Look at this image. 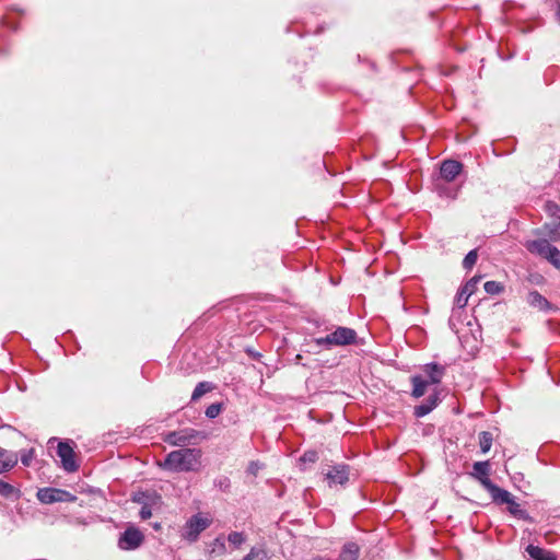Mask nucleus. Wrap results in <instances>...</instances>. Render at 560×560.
<instances>
[{
	"mask_svg": "<svg viewBox=\"0 0 560 560\" xmlns=\"http://www.w3.org/2000/svg\"><path fill=\"white\" fill-rule=\"evenodd\" d=\"M201 452L196 448H180L168 453L158 465L168 471H195L200 466Z\"/></svg>",
	"mask_w": 560,
	"mask_h": 560,
	"instance_id": "nucleus-1",
	"label": "nucleus"
},
{
	"mask_svg": "<svg viewBox=\"0 0 560 560\" xmlns=\"http://www.w3.org/2000/svg\"><path fill=\"white\" fill-rule=\"evenodd\" d=\"M490 497L497 505L505 504L508 512L514 517L527 522L533 521L528 512L516 502L515 497L508 490L499 488Z\"/></svg>",
	"mask_w": 560,
	"mask_h": 560,
	"instance_id": "nucleus-2",
	"label": "nucleus"
},
{
	"mask_svg": "<svg viewBox=\"0 0 560 560\" xmlns=\"http://www.w3.org/2000/svg\"><path fill=\"white\" fill-rule=\"evenodd\" d=\"M357 331L349 327H337L332 332L325 337L316 338L315 343L319 347L348 346L355 343Z\"/></svg>",
	"mask_w": 560,
	"mask_h": 560,
	"instance_id": "nucleus-3",
	"label": "nucleus"
},
{
	"mask_svg": "<svg viewBox=\"0 0 560 560\" xmlns=\"http://www.w3.org/2000/svg\"><path fill=\"white\" fill-rule=\"evenodd\" d=\"M526 249L548 260L555 268L560 269V250L547 240H533L525 243Z\"/></svg>",
	"mask_w": 560,
	"mask_h": 560,
	"instance_id": "nucleus-4",
	"label": "nucleus"
},
{
	"mask_svg": "<svg viewBox=\"0 0 560 560\" xmlns=\"http://www.w3.org/2000/svg\"><path fill=\"white\" fill-rule=\"evenodd\" d=\"M211 524L209 517L202 516L200 513L192 515L185 524L182 536L188 541H196L201 532L207 529Z\"/></svg>",
	"mask_w": 560,
	"mask_h": 560,
	"instance_id": "nucleus-5",
	"label": "nucleus"
},
{
	"mask_svg": "<svg viewBox=\"0 0 560 560\" xmlns=\"http://www.w3.org/2000/svg\"><path fill=\"white\" fill-rule=\"evenodd\" d=\"M37 499L44 504L56 502H75L77 497L69 491L57 488H42L37 491Z\"/></svg>",
	"mask_w": 560,
	"mask_h": 560,
	"instance_id": "nucleus-6",
	"label": "nucleus"
},
{
	"mask_svg": "<svg viewBox=\"0 0 560 560\" xmlns=\"http://www.w3.org/2000/svg\"><path fill=\"white\" fill-rule=\"evenodd\" d=\"M490 463L488 460L483 462H476L472 465V471L470 472V476L478 480L480 485L489 492L491 495L497 489L500 487L493 483L490 478Z\"/></svg>",
	"mask_w": 560,
	"mask_h": 560,
	"instance_id": "nucleus-7",
	"label": "nucleus"
},
{
	"mask_svg": "<svg viewBox=\"0 0 560 560\" xmlns=\"http://www.w3.org/2000/svg\"><path fill=\"white\" fill-rule=\"evenodd\" d=\"M143 539V534L138 528L129 527L120 536L118 546L122 550H133L140 547Z\"/></svg>",
	"mask_w": 560,
	"mask_h": 560,
	"instance_id": "nucleus-8",
	"label": "nucleus"
},
{
	"mask_svg": "<svg viewBox=\"0 0 560 560\" xmlns=\"http://www.w3.org/2000/svg\"><path fill=\"white\" fill-rule=\"evenodd\" d=\"M57 455L60 457L62 468L66 471L73 472L79 468L74 459L73 448L69 443L59 442L57 446Z\"/></svg>",
	"mask_w": 560,
	"mask_h": 560,
	"instance_id": "nucleus-9",
	"label": "nucleus"
},
{
	"mask_svg": "<svg viewBox=\"0 0 560 560\" xmlns=\"http://www.w3.org/2000/svg\"><path fill=\"white\" fill-rule=\"evenodd\" d=\"M441 402V390L434 389L429 397L413 408L416 418H422L433 411Z\"/></svg>",
	"mask_w": 560,
	"mask_h": 560,
	"instance_id": "nucleus-10",
	"label": "nucleus"
},
{
	"mask_svg": "<svg viewBox=\"0 0 560 560\" xmlns=\"http://www.w3.org/2000/svg\"><path fill=\"white\" fill-rule=\"evenodd\" d=\"M325 476L328 480L329 487L337 485L343 486L349 480V467L343 464L336 465L331 467V469H329Z\"/></svg>",
	"mask_w": 560,
	"mask_h": 560,
	"instance_id": "nucleus-11",
	"label": "nucleus"
},
{
	"mask_svg": "<svg viewBox=\"0 0 560 560\" xmlns=\"http://www.w3.org/2000/svg\"><path fill=\"white\" fill-rule=\"evenodd\" d=\"M421 369L430 385L440 384L446 372L445 366L436 362L427 363Z\"/></svg>",
	"mask_w": 560,
	"mask_h": 560,
	"instance_id": "nucleus-12",
	"label": "nucleus"
},
{
	"mask_svg": "<svg viewBox=\"0 0 560 560\" xmlns=\"http://www.w3.org/2000/svg\"><path fill=\"white\" fill-rule=\"evenodd\" d=\"M463 165L455 160H446L441 164L440 176L445 182H453L462 172Z\"/></svg>",
	"mask_w": 560,
	"mask_h": 560,
	"instance_id": "nucleus-13",
	"label": "nucleus"
},
{
	"mask_svg": "<svg viewBox=\"0 0 560 560\" xmlns=\"http://www.w3.org/2000/svg\"><path fill=\"white\" fill-rule=\"evenodd\" d=\"M410 382L412 384L411 396L417 399L422 397L425 394L427 388L430 385L429 381H427L423 377V375H419V374L412 375L410 378Z\"/></svg>",
	"mask_w": 560,
	"mask_h": 560,
	"instance_id": "nucleus-14",
	"label": "nucleus"
},
{
	"mask_svg": "<svg viewBox=\"0 0 560 560\" xmlns=\"http://www.w3.org/2000/svg\"><path fill=\"white\" fill-rule=\"evenodd\" d=\"M18 463V455L13 452L0 448V474L10 470Z\"/></svg>",
	"mask_w": 560,
	"mask_h": 560,
	"instance_id": "nucleus-15",
	"label": "nucleus"
},
{
	"mask_svg": "<svg viewBox=\"0 0 560 560\" xmlns=\"http://www.w3.org/2000/svg\"><path fill=\"white\" fill-rule=\"evenodd\" d=\"M360 548L355 542H348L343 546L338 560H358Z\"/></svg>",
	"mask_w": 560,
	"mask_h": 560,
	"instance_id": "nucleus-16",
	"label": "nucleus"
},
{
	"mask_svg": "<svg viewBox=\"0 0 560 560\" xmlns=\"http://www.w3.org/2000/svg\"><path fill=\"white\" fill-rule=\"evenodd\" d=\"M526 552L533 560H553L550 551H547L538 546L528 545Z\"/></svg>",
	"mask_w": 560,
	"mask_h": 560,
	"instance_id": "nucleus-17",
	"label": "nucleus"
},
{
	"mask_svg": "<svg viewBox=\"0 0 560 560\" xmlns=\"http://www.w3.org/2000/svg\"><path fill=\"white\" fill-rule=\"evenodd\" d=\"M213 389V385L210 382H200L196 385L192 394H191V400L197 401L200 399L205 394L211 392Z\"/></svg>",
	"mask_w": 560,
	"mask_h": 560,
	"instance_id": "nucleus-18",
	"label": "nucleus"
},
{
	"mask_svg": "<svg viewBox=\"0 0 560 560\" xmlns=\"http://www.w3.org/2000/svg\"><path fill=\"white\" fill-rule=\"evenodd\" d=\"M493 438L492 434L488 431H482L479 433V446L481 453L486 454L490 451L492 446Z\"/></svg>",
	"mask_w": 560,
	"mask_h": 560,
	"instance_id": "nucleus-19",
	"label": "nucleus"
},
{
	"mask_svg": "<svg viewBox=\"0 0 560 560\" xmlns=\"http://www.w3.org/2000/svg\"><path fill=\"white\" fill-rule=\"evenodd\" d=\"M528 303L533 306H539L541 308L548 305V301L537 291L529 292Z\"/></svg>",
	"mask_w": 560,
	"mask_h": 560,
	"instance_id": "nucleus-20",
	"label": "nucleus"
},
{
	"mask_svg": "<svg viewBox=\"0 0 560 560\" xmlns=\"http://www.w3.org/2000/svg\"><path fill=\"white\" fill-rule=\"evenodd\" d=\"M483 288H485V291L491 295L500 294L504 290V287L500 282H497V281H487L485 283Z\"/></svg>",
	"mask_w": 560,
	"mask_h": 560,
	"instance_id": "nucleus-21",
	"label": "nucleus"
},
{
	"mask_svg": "<svg viewBox=\"0 0 560 560\" xmlns=\"http://www.w3.org/2000/svg\"><path fill=\"white\" fill-rule=\"evenodd\" d=\"M267 553L264 549L252 548L243 560H267Z\"/></svg>",
	"mask_w": 560,
	"mask_h": 560,
	"instance_id": "nucleus-22",
	"label": "nucleus"
},
{
	"mask_svg": "<svg viewBox=\"0 0 560 560\" xmlns=\"http://www.w3.org/2000/svg\"><path fill=\"white\" fill-rule=\"evenodd\" d=\"M478 254L476 249L468 252L463 260V267L468 270L471 269L475 266Z\"/></svg>",
	"mask_w": 560,
	"mask_h": 560,
	"instance_id": "nucleus-23",
	"label": "nucleus"
},
{
	"mask_svg": "<svg viewBox=\"0 0 560 560\" xmlns=\"http://www.w3.org/2000/svg\"><path fill=\"white\" fill-rule=\"evenodd\" d=\"M228 540L234 547L238 548L245 541V535L241 532H232L229 534Z\"/></svg>",
	"mask_w": 560,
	"mask_h": 560,
	"instance_id": "nucleus-24",
	"label": "nucleus"
},
{
	"mask_svg": "<svg viewBox=\"0 0 560 560\" xmlns=\"http://www.w3.org/2000/svg\"><path fill=\"white\" fill-rule=\"evenodd\" d=\"M469 293H467L463 288L458 291L455 296V304L457 307L463 308L467 305Z\"/></svg>",
	"mask_w": 560,
	"mask_h": 560,
	"instance_id": "nucleus-25",
	"label": "nucleus"
},
{
	"mask_svg": "<svg viewBox=\"0 0 560 560\" xmlns=\"http://www.w3.org/2000/svg\"><path fill=\"white\" fill-rule=\"evenodd\" d=\"M221 411H222L221 404H211L210 406L207 407L205 413H206V417H208L209 419H214L221 413Z\"/></svg>",
	"mask_w": 560,
	"mask_h": 560,
	"instance_id": "nucleus-26",
	"label": "nucleus"
},
{
	"mask_svg": "<svg viewBox=\"0 0 560 560\" xmlns=\"http://www.w3.org/2000/svg\"><path fill=\"white\" fill-rule=\"evenodd\" d=\"M16 492L15 488L4 480L0 479V494L3 497H12Z\"/></svg>",
	"mask_w": 560,
	"mask_h": 560,
	"instance_id": "nucleus-27",
	"label": "nucleus"
},
{
	"mask_svg": "<svg viewBox=\"0 0 560 560\" xmlns=\"http://www.w3.org/2000/svg\"><path fill=\"white\" fill-rule=\"evenodd\" d=\"M318 459L316 451H306L300 458L302 464H313Z\"/></svg>",
	"mask_w": 560,
	"mask_h": 560,
	"instance_id": "nucleus-28",
	"label": "nucleus"
},
{
	"mask_svg": "<svg viewBox=\"0 0 560 560\" xmlns=\"http://www.w3.org/2000/svg\"><path fill=\"white\" fill-rule=\"evenodd\" d=\"M480 279H481V277H480V276H475V277H472L469 281H467V282L465 283V285L463 287V289H464L467 293H469V295H471V294L475 292V290H476V288H477V284L479 283Z\"/></svg>",
	"mask_w": 560,
	"mask_h": 560,
	"instance_id": "nucleus-29",
	"label": "nucleus"
},
{
	"mask_svg": "<svg viewBox=\"0 0 560 560\" xmlns=\"http://www.w3.org/2000/svg\"><path fill=\"white\" fill-rule=\"evenodd\" d=\"M34 458V450H27V451H24L22 454H21V463L24 465V466H30L32 460Z\"/></svg>",
	"mask_w": 560,
	"mask_h": 560,
	"instance_id": "nucleus-30",
	"label": "nucleus"
},
{
	"mask_svg": "<svg viewBox=\"0 0 560 560\" xmlns=\"http://www.w3.org/2000/svg\"><path fill=\"white\" fill-rule=\"evenodd\" d=\"M167 441L175 445H182L186 442V438L178 435L177 433H171Z\"/></svg>",
	"mask_w": 560,
	"mask_h": 560,
	"instance_id": "nucleus-31",
	"label": "nucleus"
},
{
	"mask_svg": "<svg viewBox=\"0 0 560 560\" xmlns=\"http://www.w3.org/2000/svg\"><path fill=\"white\" fill-rule=\"evenodd\" d=\"M139 515L141 520L150 518L152 516L151 506L149 504H143L140 509Z\"/></svg>",
	"mask_w": 560,
	"mask_h": 560,
	"instance_id": "nucleus-32",
	"label": "nucleus"
},
{
	"mask_svg": "<svg viewBox=\"0 0 560 560\" xmlns=\"http://www.w3.org/2000/svg\"><path fill=\"white\" fill-rule=\"evenodd\" d=\"M261 468L262 465L259 462H250L247 467V472L253 476H256Z\"/></svg>",
	"mask_w": 560,
	"mask_h": 560,
	"instance_id": "nucleus-33",
	"label": "nucleus"
},
{
	"mask_svg": "<svg viewBox=\"0 0 560 560\" xmlns=\"http://www.w3.org/2000/svg\"><path fill=\"white\" fill-rule=\"evenodd\" d=\"M556 15H557L558 21L560 22V4H558V7H557Z\"/></svg>",
	"mask_w": 560,
	"mask_h": 560,
	"instance_id": "nucleus-34",
	"label": "nucleus"
},
{
	"mask_svg": "<svg viewBox=\"0 0 560 560\" xmlns=\"http://www.w3.org/2000/svg\"><path fill=\"white\" fill-rule=\"evenodd\" d=\"M559 238H560V233H559V234H557V235L553 237V240H559Z\"/></svg>",
	"mask_w": 560,
	"mask_h": 560,
	"instance_id": "nucleus-35",
	"label": "nucleus"
},
{
	"mask_svg": "<svg viewBox=\"0 0 560 560\" xmlns=\"http://www.w3.org/2000/svg\"><path fill=\"white\" fill-rule=\"evenodd\" d=\"M312 560H322V559H319V558H315V559H312Z\"/></svg>",
	"mask_w": 560,
	"mask_h": 560,
	"instance_id": "nucleus-36",
	"label": "nucleus"
}]
</instances>
